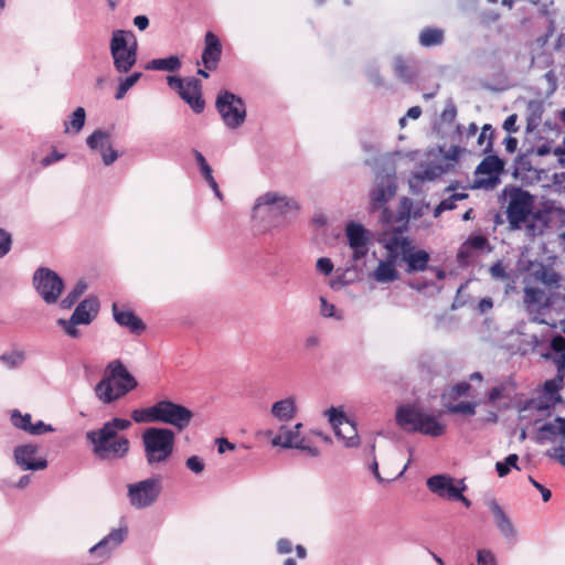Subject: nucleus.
<instances>
[{
  "mask_svg": "<svg viewBox=\"0 0 565 565\" xmlns=\"http://www.w3.org/2000/svg\"><path fill=\"white\" fill-rule=\"evenodd\" d=\"M412 241L404 236L401 232L394 233L384 242V248L387 250V258L397 260L398 256H404V250L408 249Z\"/></svg>",
  "mask_w": 565,
  "mask_h": 565,
  "instance_id": "34",
  "label": "nucleus"
},
{
  "mask_svg": "<svg viewBox=\"0 0 565 565\" xmlns=\"http://www.w3.org/2000/svg\"><path fill=\"white\" fill-rule=\"evenodd\" d=\"M564 376H565V372H561L557 370V375L554 379L547 380L544 383L543 391H542V394H543L542 397L545 401L540 399L537 402H534L535 407L537 409L550 408L551 406H554L557 402L561 401L559 390L563 386Z\"/></svg>",
  "mask_w": 565,
  "mask_h": 565,
  "instance_id": "28",
  "label": "nucleus"
},
{
  "mask_svg": "<svg viewBox=\"0 0 565 565\" xmlns=\"http://www.w3.org/2000/svg\"><path fill=\"white\" fill-rule=\"evenodd\" d=\"M551 348L558 354V359L556 360L557 370L565 372V338L562 335L554 337L551 342Z\"/></svg>",
  "mask_w": 565,
  "mask_h": 565,
  "instance_id": "44",
  "label": "nucleus"
},
{
  "mask_svg": "<svg viewBox=\"0 0 565 565\" xmlns=\"http://www.w3.org/2000/svg\"><path fill=\"white\" fill-rule=\"evenodd\" d=\"M516 279H518L516 274L514 271H511L509 278L503 280V282H504V296L505 297H509V296L518 292Z\"/></svg>",
  "mask_w": 565,
  "mask_h": 565,
  "instance_id": "59",
  "label": "nucleus"
},
{
  "mask_svg": "<svg viewBox=\"0 0 565 565\" xmlns=\"http://www.w3.org/2000/svg\"><path fill=\"white\" fill-rule=\"evenodd\" d=\"M477 565H498L494 554L487 548L477 552Z\"/></svg>",
  "mask_w": 565,
  "mask_h": 565,
  "instance_id": "55",
  "label": "nucleus"
},
{
  "mask_svg": "<svg viewBox=\"0 0 565 565\" xmlns=\"http://www.w3.org/2000/svg\"><path fill=\"white\" fill-rule=\"evenodd\" d=\"M222 57V43L216 34L209 31L204 36L202 63L209 71H215Z\"/></svg>",
  "mask_w": 565,
  "mask_h": 565,
  "instance_id": "26",
  "label": "nucleus"
},
{
  "mask_svg": "<svg viewBox=\"0 0 565 565\" xmlns=\"http://www.w3.org/2000/svg\"><path fill=\"white\" fill-rule=\"evenodd\" d=\"M86 145L90 150L98 151L102 156L103 163L110 166L119 157L109 143V134L102 129H96L86 139Z\"/></svg>",
  "mask_w": 565,
  "mask_h": 565,
  "instance_id": "24",
  "label": "nucleus"
},
{
  "mask_svg": "<svg viewBox=\"0 0 565 565\" xmlns=\"http://www.w3.org/2000/svg\"><path fill=\"white\" fill-rule=\"evenodd\" d=\"M444 41V32L436 28H426L419 34V43L425 46H435L441 44Z\"/></svg>",
  "mask_w": 565,
  "mask_h": 565,
  "instance_id": "40",
  "label": "nucleus"
},
{
  "mask_svg": "<svg viewBox=\"0 0 565 565\" xmlns=\"http://www.w3.org/2000/svg\"><path fill=\"white\" fill-rule=\"evenodd\" d=\"M128 525L120 524L113 529L105 537L89 548V554L102 561H107L113 553L126 541L128 536Z\"/></svg>",
  "mask_w": 565,
  "mask_h": 565,
  "instance_id": "18",
  "label": "nucleus"
},
{
  "mask_svg": "<svg viewBox=\"0 0 565 565\" xmlns=\"http://www.w3.org/2000/svg\"><path fill=\"white\" fill-rule=\"evenodd\" d=\"M534 196L527 191L514 188L510 191L507 218L512 230H521L533 212Z\"/></svg>",
  "mask_w": 565,
  "mask_h": 565,
  "instance_id": "11",
  "label": "nucleus"
},
{
  "mask_svg": "<svg viewBox=\"0 0 565 565\" xmlns=\"http://www.w3.org/2000/svg\"><path fill=\"white\" fill-rule=\"evenodd\" d=\"M0 360L9 367L14 369L24 362V353L20 351H12L1 355Z\"/></svg>",
  "mask_w": 565,
  "mask_h": 565,
  "instance_id": "50",
  "label": "nucleus"
},
{
  "mask_svg": "<svg viewBox=\"0 0 565 565\" xmlns=\"http://www.w3.org/2000/svg\"><path fill=\"white\" fill-rule=\"evenodd\" d=\"M467 198L466 193H454L448 198L440 201V203L434 210V216L438 217L443 212L449 211L456 207V202Z\"/></svg>",
  "mask_w": 565,
  "mask_h": 565,
  "instance_id": "45",
  "label": "nucleus"
},
{
  "mask_svg": "<svg viewBox=\"0 0 565 565\" xmlns=\"http://www.w3.org/2000/svg\"><path fill=\"white\" fill-rule=\"evenodd\" d=\"M426 484L430 492L448 500H454L459 491H465L467 488L462 479L456 480L447 475L429 477Z\"/></svg>",
  "mask_w": 565,
  "mask_h": 565,
  "instance_id": "21",
  "label": "nucleus"
},
{
  "mask_svg": "<svg viewBox=\"0 0 565 565\" xmlns=\"http://www.w3.org/2000/svg\"><path fill=\"white\" fill-rule=\"evenodd\" d=\"M87 285L85 281L79 280L73 287V289L67 294V296L61 301V307L63 309H70L74 306V303L78 300V298L85 292Z\"/></svg>",
  "mask_w": 565,
  "mask_h": 565,
  "instance_id": "43",
  "label": "nucleus"
},
{
  "mask_svg": "<svg viewBox=\"0 0 565 565\" xmlns=\"http://www.w3.org/2000/svg\"><path fill=\"white\" fill-rule=\"evenodd\" d=\"M397 260L385 257L380 259L374 270L370 274V278L379 284H391L399 278L396 268Z\"/></svg>",
  "mask_w": 565,
  "mask_h": 565,
  "instance_id": "30",
  "label": "nucleus"
},
{
  "mask_svg": "<svg viewBox=\"0 0 565 565\" xmlns=\"http://www.w3.org/2000/svg\"><path fill=\"white\" fill-rule=\"evenodd\" d=\"M396 423L405 431L420 433L429 437H439L446 431V425L437 417L411 405L397 408Z\"/></svg>",
  "mask_w": 565,
  "mask_h": 565,
  "instance_id": "6",
  "label": "nucleus"
},
{
  "mask_svg": "<svg viewBox=\"0 0 565 565\" xmlns=\"http://www.w3.org/2000/svg\"><path fill=\"white\" fill-rule=\"evenodd\" d=\"M489 274L491 278H493L494 280L503 281L504 279L509 278L511 271L507 270V267L504 266L502 260H498L490 266Z\"/></svg>",
  "mask_w": 565,
  "mask_h": 565,
  "instance_id": "52",
  "label": "nucleus"
},
{
  "mask_svg": "<svg viewBox=\"0 0 565 565\" xmlns=\"http://www.w3.org/2000/svg\"><path fill=\"white\" fill-rule=\"evenodd\" d=\"M456 116L457 108L455 104L451 100H449L440 115V119L443 122L451 124L455 121Z\"/></svg>",
  "mask_w": 565,
  "mask_h": 565,
  "instance_id": "57",
  "label": "nucleus"
},
{
  "mask_svg": "<svg viewBox=\"0 0 565 565\" xmlns=\"http://www.w3.org/2000/svg\"><path fill=\"white\" fill-rule=\"evenodd\" d=\"M562 280L551 265L529 262L523 276V305L534 321L546 323L544 317L559 299Z\"/></svg>",
  "mask_w": 565,
  "mask_h": 565,
  "instance_id": "1",
  "label": "nucleus"
},
{
  "mask_svg": "<svg viewBox=\"0 0 565 565\" xmlns=\"http://www.w3.org/2000/svg\"><path fill=\"white\" fill-rule=\"evenodd\" d=\"M179 96L191 107L195 114L203 113L205 102L202 98V84L195 77L186 78V84Z\"/></svg>",
  "mask_w": 565,
  "mask_h": 565,
  "instance_id": "27",
  "label": "nucleus"
},
{
  "mask_svg": "<svg viewBox=\"0 0 565 565\" xmlns=\"http://www.w3.org/2000/svg\"><path fill=\"white\" fill-rule=\"evenodd\" d=\"M461 152V147L457 145L450 146L448 150L439 147V156L427 161L424 172H414L412 177H440L445 173L455 172Z\"/></svg>",
  "mask_w": 565,
  "mask_h": 565,
  "instance_id": "16",
  "label": "nucleus"
},
{
  "mask_svg": "<svg viewBox=\"0 0 565 565\" xmlns=\"http://www.w3.org/2000/svg\"><path fill=\"white\" fill-rule=\"evenodd\" d=\"M33 285L36 292L47 305L55 303L64 289V281L54 270L40 267L33 275Z\"/></svg>",
  "mask_w": 565,
  "mask_h": 565,
  "instance_id": "13",
  "label": "nucleus"
},
{
  "mask_svg": "<svg viewBox=\"0 0 565 565\" xmlns=\"http://www.w3.org/2000/svg\"><path fill=\"white\" fill-rule=\"evenodd\" d=\"M562 216H565V212L561 209H541L533 211L524 224L526 234L530 236L543 235L552 227V223Z\"/></svg>",
  "mask_w": 565,
  "mask_h": 565,
  "instance_id": "20",
  "label": "nucleus"
},
{
  "mask_svg": "<svg viewBox=\"0 0 565 565\" xmlns=\"http://www.w3.org/2000/svg\"><path fill=\"white\" fill-rule=\"evenodd\" d=\"M185 467L195 475H200L204 471L205 462L200 456H190L185 460Z\"/></svg>",
  "mask_w": 565,
  "mask_h": 565,
  "instance_id": "53",
  "label": "nucleus"
},
{
  "mask_svg": "<svg viewBox=\"0 0 565 565\" xmlns=\"http://www.w3.org/2000/svg\"><path fill=\"white\" fill-rule=\"evenodd\" d=\"M493 137H494V129L490 124H486L482 127L481 134L478 138V143H482L484 139H487V146L484 148L486 153H490L493 150Z\"/></svg>",
  "mask_w": 565,
  "mask_h": 565,
  "instance_id": "51",
  "label": "nucleus"
},
{
  "mask_svg": "<svg viewBox=\"0 0 565 565\" xmlns=\"http://www.w3.org/2000/svg\"><path fill=\"white\" fill-rule=\"evenodd\" d=\"M270 414L278 422H289L297 414V399L295 396H288L279 399L271 405Z\"/></svg>",
  "mask_w": 565,
  "mask_h": 565,
  "instance_id": "33",
  "label": "nucleus"
},
{
  "mask_svg": "<svg viewBox=\"0 0 565 565\" xmlns=\"http://www.w3.org/2000/svg\"><path fill=\"white\" fill-rule=\"evenodd\" d=\"M130 426L129 419L114 417L100 428L88 430L85 437L94 456L102 461L125 458L129 452L130 443L126 436L118 433L127 430Z\"/></svg>",
  "mask_w": 565,
  "mask_h": 565,
  "instance_id": "3",
  "label": "nucleus"
},
{
  "mask_svg": "<svg viewBox=\"0 0 565 565\" xmlns=\"http://www.w3.org/2000/svg\"><path fill=\"white\" fill-rule=\"evenodd\" d=\"M397 185L395 179L381 180L371 192V206L373 210L382 209L394 198Z\"/></svg>",
  "mask_w": 565,
  "mask_h": 565,
  "instance_id": "31",
  "label": "nucleus"
},
{
  "mask_svg": "<svg viewBox=\"0 0 565 565\" xmlns=\"http://www.w3.org/2000/svg\"><path fill=\"white\" fill-rule=\"evenodd\" d=\"M12 247V236L9 232L0 227V258L9 254Z\"/></svg>",
  "mask_w": 565,
  "mask_h": 565,
  "instance_id": "54",
  "label": "nucleus"
},
{
  "mask_svg": "<svg viewBox=\"0 0 565 565\" xmlns=\"http://www.w3.org/2000/svg\"><path fill=\"white\" fill-rule=\"evenodd\" d=\"M345 236L350 248L353 250V260L364 258L370 249L372 233L361 223L349 222L345 226Z\"/></svg>",
  "mask_w": 565,
  "mask_h": 565,
  "instance_id": "19",
  "label": "nucleus"
},
{
  "mask_svg": "<svg viewBox=\"0 0 565 565\" xmlns=\"http://www.w3.org/2000/svg\"><path fill=\"white\" fill-rule=\"evenodd\" d=\"M167 82L172 89L178 92V94L183 90L184 85L186 84V79H182L178 76H168Z\"/></svg>",
  "mask_w": 565,
  "mask_h": 565,
  "instance_id": "64",
  "label": "nucleus"
},
{
  "mask_svg": "<svg viewBox=\"0 0 565 565\" xmlns=\"http://www.w3.org/2000/svg\"><path fill=\"white\" fill-rule=\"evenodd\" d=\"M111 309L116 323L120 327L127 328L131 333L140 334L146 329L142 320L129 308L114 303Z\"/></svg>",
  "mask_w": 565,
  "mask_h": 565,
  "instance_id": "29",
  "label": "nucleus"
},
{
  "mask_svg": "<svg viewBox=\"0 0 565 565\" xmlns=\"http://www.w3.org/2000/svg\"><path fill=\"white\" fill-rule=\"evenodd\" d=\"M505 162L497 154L486 156L477 166L475 174H483L487 177H500L504 170Z\"/></svg>",
  "mask_w": 565,
  "mask_h": 565,
  "instance_id": "35",
  "label": "nucleus"
},
{
  "mask_svg": "<svg viewBox=\"0 0 565 565\" xmlns=\"http://www.w3.org/2000/svg\"><path fill=\"white\" fill-rule=\"evenodd\" d=\"M394 72L395 75L403 79L404 82H412L414 79V74L411 72L409 67L406 65L402 57H396L394 62Z\"/></svg>",
  "mask_w": 565,
  "mask_h": 565,
  "instance_id": "48",
  "label": "nucleus"
},
{
  "mask_svg": "<svg viewBox=\"0 0 565 565\" xmlns=\"http://www.w3.org/2000/svg\"><path fill=\"white\" fill-rule=\"evenodd\" d=\"M138 386L137 379L120 360L110 361L103 377L94 386V394L103 405H111L127 396Z\"/></svg>",
  "mask_w": 565,
  "mask_h": 565,
  "instance_id": "4",
  "label": "nucleus"
},
{
  "mask_svg": "<svg viewBox=\"0 0 565 565\" xmlns=\"http://www.w3.org/2000/svg\"><path fill=\"white\" fill-rule=\"evenodd\" d=\"M502 179H473L470 186L472 189H486V190H492L494 189Z\"/></svg>",
  "mask_w": 565,
  "mask_h": 565,
  "instance_id": "56",
  "label": "nucleus"
},
{
  "mask_svg": "<svg viewBox=\"0 0 565 565\" xmlns=\"http://www.w3.org/2000/svg\"><path fill=\"white\" fill-rule=\"evenodd\" d=\"M181 67V61L177 55L163 58H153L146 65V70L177 72Z\"/></svg>",
  "mask_w": 565,
  "mask_h": 565,
  "instance_id": "38",
  "label": "nucleus"
},
{
  "mask_svg": "<svg viewBox=\"0 0 565 565\" xmlns=\"http://www.w3.org/2000/svg\"><path fill=\"white\" fill-rule=\"evenodd\" d=\"M466 245L473 249H483L488 246V239L483 235H471L467 238Z\"/></svg>",
  "mask_w": 565,
  "mask_h": 565,
  "instance_id": "58",
  "label": "nucleus"
},
{
  "mask_svg": "<svg viewBox=\"0 0 565 565\" xmlns=\"http://www.w3.org/2000/svg\"><path fill=\"white\" fill-rule=\"evenodd\" d=\"M195 158H196V161L201 168V172L203 174V177H212V168L210 167V164L206 162L205 158L203 157V154L199 151H195Z\"/></svg>",
  "mask_w": 565,
  "mask_h": 565,
  "instance_id": "63",
  "label": "nucleus"
},
{
  "mask_svg": "<svg viewBox=\"0 0 565 565\" xmlns=\"http://www.w3.org/2000/svg\"><path fill=\"white\" fill-rule=\"evenodd\" d=\"M402 213L407 218H419L429 211V204L424 200H413L409 198H403L401 200Z\"/></svg>",
  "mask_w": 565,
  "mask_h": 565,
  "instance_id": "36",
  "label": "nucleus"
},
{
  "mask_svg": "<svg viewBox=\"0 0 565 565\" xmlns=\"http://www.w3.org/2000/svg\"><path fill=\"white\" fill-rule=\"evenodd\" d=\"M137 39L132 31L116 30L110 40V54L119 73H127L137 61Z\"/></svg>",
  "mask_w": 565,
  "mask_h": 565,
  "instance_id": "7",
  "label": "nucleus"
},
{
  "mask_svg": "<svg viewBox=\"0 0 565 565\" xmlns=\"http://www.w3.org/2000/svg\"><path fill=\"white\" fill-rule=\"evenodd\" d=\"M320 315L324 318L342 319V313L335 309L333 303H330L324 297H320Z\"/></svg>",
  "mask_w": 565,
  "mask_h": 565,
  "instance_id": "49",
  "label": "nucleus"
},
{
  "mask_svg": "<svg viewBox=\"0 0 565 565\" xmlns=\"http://www.w3.org/2000/svg\"><path fill=\"white\" fill-rule=\"evenodd\" d=\"M145 458L150 467L164 465L173 455L175 434L170 428L149 427L142 436Z\"/></svg>",
  "mask_w": 565,
  "mask_h": 565,
  "instance_id": "5",
  "label": "nucleus"
},
{
  "mask_svg": "<svg viewBox=\"0 0 565 565\" xmlns=\"http://www.w3.org/2000/svg\"><path fill=\"white\" fill-rule=\"evenodd\" d=\"M192 417V411L181 404L169 399L157 402V423L173 426L182 431L190 425Z\"/></svg>",
  "mask_w": 565,
  "mask_h": 565,
  "instance_id": "15",
  "label": "nucleus"
},
{
  "mask_svg": "<svg viewBox=\"0 0 565 565\" xmlns=\"http://www.w3.org/2000/svg\"><path fill=\"white\" fill-rule=\"evenodd\" d=\"M162 491L160 477H150L127 484V499L136 510H143L153 505Z\"/></svg>",
  "mask_w": 565,
  "mask_h": 565,
  "instance_id": "8",
  "label": "nucleus"
},
{
  "mask_svg": "<svg viewBox=\"0 0 565 565\" xmlns=\"http://www.w3.org/2000/svg\"><path fill=\"white\" fill-rule=\"evenodd\" d=\"M142 76L141 72H134L125 78H120L119 85L117 87L115 98L120 100L125 97L127 92L140 79Z\"/></svg>",
  "mask_w": 565,
  "mask_h": 565,
  "instance_id": "42",
  "label": "nucleus"
},
{
  "mask_svg": "<svg viewBox=\"0 0 565 565\" xmlns=\"http://www.w3.org/2000/svg\"><path fill=\"white\" fill-rule=\"evenodd\" d=\"M470 390V385L467 382H460L454 385L450 390V394L452 398L460 397L466 395Z\"/></svg>",
  "mask_w": 565,
  "mask_h": 565,
  "instance_id": "62",
  "label": "nucleus"
},
{
  "mask_svg": "<svg viewBox=\"0 0 565 565\" xmlns=\"http://www.w3.org/2000/svg\"><path fill=\"white\" fill-rule=\"evenodd\" d=\"M486 504L493 516V522L501 536L508 543H515L518 539V530L499 502L495 499H489Z\"/></svg>",
  "mask_w": 565,
  "mask_h": 565,
  "instance_id": "23",
  "label": "nucleus"
},
{
  "mask_svg": "<svg viewBox=\"0 0 565 565\" xmlns=\"http://www.w3.org/2000/svg\"><path fill=\"white\" fill-rule=\"evenodd\" d=\"M38 451L36 445H19L13 450L14 461L22 470H44L47 467V460L43 457H36Z\"/></svg>",
  "mask_w": 565,
  "mask_h": 565,
  "instance_id": "22",
  "label": "nucleus"
},
{
  "mask_svg": "<svg viewBox=\"0 0 565 565\" xmlns=\"http://www.w3.org/2000/svg\"><path fill=\"white\" fill-rule=\"evenodd\" d=\"M518 460H519L518 455L511 454L505 458L504 461H498L495 463V470H497L499 477L507 476L510 472L511 468L519 469Z\"/></svg>",
  "mask_w": 565,
  "mask_h": 565,
  "instance_id": "47",
  "label": "nucleus"
},
{
  "mask_svg": "<svg viewBox=\"0 0 565 565\" xmlns=\"http://www.w3.org/2000/svg\"><path fill=\"white\" fill-rule=\"evenodd\" d=\"M301 427V423H297L294 426L281 425L278 434H274L273 430H266L264 435L270 438V444L274 447L300 449L310 457H318L320 455L319 449L306 444V439L300 435Z\"/></svg>",
  "mask_w": 565,
  "mask_h": 565,
  "instance_id": "10",
  "label": "nucleus"
},
{
  "mask_svg": "<svg viewBox=\"0 0 565 565\" xmlns=\"http://www.w3.org/2000/svg\"><path fill=\"white\" fill-rule=\"evenodd\" d=\"M316 267H317L318 271H320L321 274H323L326 276L330 275L333 270V264H332L331 259L328 257L319 258L317 260Z\"/></svg>",
  "mask_w": 565,
  "mask_h": 565,
  "instance_id": "60",
  "label": "nucleus"
},
{
  "mask_svg": "<svg viewBox=\"0 0 565 565\" xmlns=\"http://www.w3.org/2000/svg\"><path fill=\"white\" fill-rule=\"evenodd\" d=\"M402 259L406 263V271H423L427 268L429 254L423 249H415L412 244L408 249L404 250Z\"/></svg>",
  "mask_w": 565,
  "mask_h": 565,
  "instance_id": "32",
  "label": "nucleus"
},
{
  "mask_svg": "<svg viewBox=\"0 0 565 565\" xmlns=\"http://www.w3.org/2000/svg\"><path fill=\"white\" fill-rule=\"evenodd\" d=\"M86 121V111L83 107H77L64 121L65 134H78Z\"/></svg>",
  "mask_w": 565,
  "mask_h": 565,
  "instance_id": "39",
  "label": "nucleus"
},
{
  "mask_svg": "<svg viewBox=\"0 0 565 565\" xmlns=\"http://www.w3.org/2000/svg\"><path fill=\"white\" fill-rule=\"evenodd\" d=\"M99 301L95 297H88L81 301L70 319H58L57 324L73 339L81 337L78 324H89L98 315Z\"/></svg>",
  "mask_w": 565,
  "mask_h": 565,
  "instance_id": "12",
  "label": "nucleus"
},
{
  "mask_svg": "<svg viewBox=\"0 0 565 565\" xmlns=\"http://www.w3.org/2000/svg\"><path fill=\"white\" fill-rule=\"evenodd\" d=\"M131 418L136 423H157V403L146 408L132 411Z\"/></svg>",
  "mask_w": 565,
  "mask_h": 565,
  "instance_id": "41",
  "label": "nucleus"
},
{
  "mask_svg": "<svg viewBox=\"0 0 565 565\" xmlns=\"http://www.w3.org/2000/svg\"><path fill=\"white\" fill-rule=\"evenodd\" d=\"M299 211L300 205L296 199L280 192H266L255 200L252 207V230L256 235L274 234L287 227Z\"/></svg>",
  "mask_w": 565,
  "mask_h": 565,
  "instance_id": "2",
  "label": "nucleus"
},
{
  "mask_svg": "<svg viewBox=\"0 0 565 565\" xmlns=\"http://www.w3.org/2000/svg\"><path fill=\"white\" fill-rule=\"evenodd\" d=\"M516 390L515 383L511 380H504L499 385L492 387L488 393L489 403H495L499 399H510Z\"/></svg>",
  "mask_w": 565,
  "mask_h": 565,
  "instance_id": "37",
  "label": "nucleus"
},
{
  "mask_svg": "<svg viewBox=\"0 0 565 565\" xmlns=\"http://www.w3.org/2000/svg\"><path fill=\"white\" fill-rule=\"evenodd\" d=\"M10 419H11L12 425L15 428L23 430L26 434L32 435V436H41L44 434L53 433L55 430V428L52 425L45 424L43 420H38L35 423H32L31 414H29V413L22 414L18 409H13L11 412Z\"/></svg>",
  "mask_w": 565,
  "mask_h": 565,
  "instance_id": "25",
  "label": "nucleus"
},
{
  "mask_svg": "<svg viewBox=\"0 0 565 565\" xmlns=\"http://www.w3.org/2000/svg\"><path fill=\"white\" fill-rule=\"evenodd\" d=\"M559 437L562 444L547 450L546 456L555 459L565 467V418L556 417L551 422L544 423L537 430L536 441L543 444L545 441H553Z\"/></svg>",
  "mask_w": 565,
  "mask_h": 565,
  "instance_id": "14",
  "label": "nucleus"
},
{
  "mask_svg": "<svg viewBox=\"0 0 565 565\" xmlns=\"http://www.w3.org/2000/svg\"><path fill=\"white\" fill-rule=\"evenodd\" d=\"M477 403L460 402L457 404H446V408L451 414H463L472 416L476 413Z\"/></svg>",
  "mask_w": 565,
  "mask_h": 565,
  "instance_id": "46",
  "label": "nucleus"
},
{
  "mask_svg": "<svg viewBox=\"0 0 565 565\" xmlns=\"http://www.w3.org/2000/svg\"><path fill=\"white\" fill-rule=\"evenodd\" d=\"M64 153H60L56 150L51 151L49 154L40 160L42 167H49L64 158Z\"/></svg>",
  "mask_w": 565,
  "mask_h": 565,
  "instance_id": "61",
  "label": "nucleus"
},
{
  "mask_svg": "<svg viewBox=\"0 0 565 565\" xmlns=\"http://www.w3.org/2000/svg\"><path fill=\"white\" fill-rule=\"evenodd\" d=\"M326 415L337 438L342 440L345 447L353 448L359 446L360 437L356 426L347 417L341 407H331L326 411Z\"/></svg>",
  "mask_w": 565,
  "mask_h": 565,
  "instance_id": "17",
  "label": "nucleus"
},
{
  "mask_svg": "<svg viewBox=\"0 0 565 565\" xmlns=\"http://www.w3.org/2000/svg\"><path fill=\"white\" fill-rule=\"evenodd\" d=\"M215 108L228 129L239 128L246 120L244 100L228 90H221L215 100Z\"/></svg>",
  "mask_w": 565,
  "mask_h": 565,
  "instance_id": "9",
  "label": "nucleus"
}]
</instances>
